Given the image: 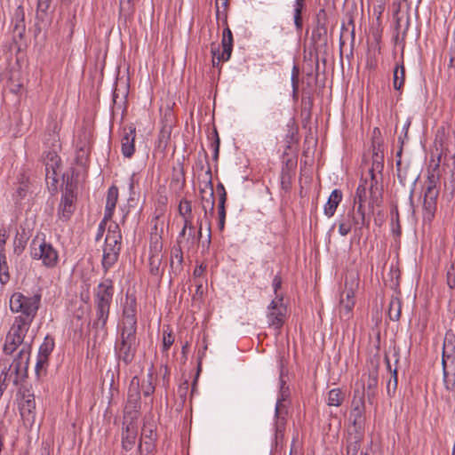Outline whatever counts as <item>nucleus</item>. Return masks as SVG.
Listing matches in <instances>:
<instances>
[{
	"label": "nucleus",
	"mask_w": 455,
	"mask_h": 455,
	"mask_svg": "<svg viewBox=\"0 0 455 455\" xmlns=\"http://www.w3.org/2000/svg\"><path fill=\"white\" fill-rule=\"evenodd\" d=\"M449 67L452 68L455 67V52L453 55L451 56L450 61H449Z\"/></svg>",
	"instance_id": "774afa93"
},
{
	"label": "nucleus",
	"mask_w": 455,
	"mask_h": 455,
	"mask_svg": "<svg viewBox=\"0 0 455 455\" xmlns=\"http://www.w3.org/2000/svg\"><path fill=\"white\" fill-rule=\"evenodd\" d=\"M30 256L33 259L41 260L42 264L48 268L55 267L59 262V252L53 245L37 237L31 242Z\"/></svg>",
	"instance_id": "423d86ee"
},
{
	"label": "nucleus",
	"mask_w": 455,
	"mask_h": 455,
	"mask_svg": "<svg viewBox=\"0 0 455 455\" xmlns=\"http://www.w3.org/2000/svg\"><path fill=\"white\" fill-rule=\"evenodd\" d=\"M12 32L17 37L21 39L26 31L25 11L21 5H19L12 18Z\"/></svg>",
	"instance_id": "aec40b11"
},
{
	"label": "nucleus",
	"mask_w": 455,
	"mask_h": 455,
	"mask_svg": "<svg viewBox=\"0 0 455 455\" xmlns=\"http://www.w3.org/2000/svg\"><path fill=\"white\" fill-rule=\"evenodd\" d=\"M206 269V265H204V264H200L198 266L196 267L195 270H194V276L195 277H200L203 275V274L204 273Z\"/></svg>",
	"instance_id": "e2e57ef3"
},
{
	"label": "nucleus",
	"mask_w": 455,
	"mask_h": 455,
	"mask_svg": "<svg viewBox=\"0 0 455 455\" xmlns=\"http://www.w3.org/2000/svg\"><path fill=\"white\" fill-rule=\"evenodd\" d=\"M138 434L137 424L131 420L124 422L123 434H122V446L126 451H131L136 442Z\"/></svg>",
	"instance_id": "f3484780"
},
{
	"label": "nucleus",
	"mask_w": 455,
	"mask_h": 455,
	"mask_svg": "<svg viewBox=\"0 0 455 455\" xmlns=\"http://www.w3.org/2000/svg\"><path fill=\"white\" fill-rule=\"evenodd\" d=\"M136 128L133 124L125 126L121 138V151L125 158H131L135 152Z\"/></svg>",
	"instance_id": "dca6fc26"
},
{
	"label": "nucleus",
	"mask_w": 455,
	"mask_h": 455,
	"mask_svg": "<svg viewBox=\"0 0 455 455\" xmlns=\"http://www.w3.org/2000/svg\"><path fill=\"white\" fill-rule=\"evenodd\" d=\"M41 305V294L27 296L22 292L12 293L9 299L10 310L18 314L14 318L33 323Z\"/></svg>",
	"instance_id": "f03ea898"
},
{
	"label": "nucleus",
	"mask_w": 455,
	"mask_h": 455,
	"mask_svg": "<svg viewBox=\"0 0 455 455\" xmlns=\"http://www.w3.org/2000/svg\"><path fill=\"white\" fill-rule=\"evenodd\" d=\"M200 195L202 199V208L204 212V216L208 214V211L211 215L214 212V189L212 180H209L204 188H200Z\"/></svg>",
	"instance_id": "a211bd4d"
},
{
	"label": "nucleus",
	"mask_w": 455,
	"mask_h": 455,
	"mask_svg": "<svg viewBox=\"0 0 455 455\" xmlns=\"http://www.w3.org/2000/svg\"><path fill=\"white\" fill-rule=\"evenodd\" d=\"M156 438V427L152 422H144L141 429V439H144V444L148 451L154 448V441Z\"/></svg>",
	"instance_id": "5701e85b"
},
{
	"label": "nucleus",
	"mask_w": 455,
	"mask_h": 455,
	"mask_svg": "<svg viewBox=\"0 0 455 455\" xmlns=\"http://www.w3.org/2000/svg\"><path fill=\"white\" fill-rule=\"evenodd\" d=\"M118 200V188L116 186H111L107 194L106 206H105V220H111L113 217L116 205Z\"/></svg>",
	"instance_id": "4be33fe9"
},
{
	"label": "nucleus",
	"mask_w": 455,
	"mask_h": 455,
	"mask_svg": "<svg viewBox=\"0 0 455 455\" xmlns=\"http://www.w3.org/2000/svg\"><path fill=\"white\" fill-rule=\"evenodd\" d=\"M161 237L157 235L151 236V250L154 249L155 251H160L162 248V243L160 242Z\"/></svg>",
	"instance_id": "6e6d98bb"
},
{
	"label": "nucleus",
	"mask_w": 455,
	"mask_h": 455,
	"mask_svg": "<svg viewBox=\"0 0 455 455\" xmlns=\"http://www.w3.org/2000/svg\"><path fill=\"white\" fill-rule=\"evenodd\" d=\"M48 365V359L46 358H36V363L35 367L36 375L37 379H40L42 376H44L46 374V368Z\"/></svg>",
	"instance_id": "49530a36"
},
{
	"label": "nucleus",
	"mask_w": 455,
	"mask_h": 455,
	"mask_svg": "<svg viewBox=\"0 0 455 455\" xmlns=\"http://www.w3.org/2000/svg\"><path fill=\"white\" fill-rule=\"evenodd\" d=\"M138 183V180L136 178V174L135 173H132L130 178H129V190H130V195H133L134 194V188H135V185Z\"/></svg>",
	"instance_id": "052dcab7"
},
{
	"label": "nucleus",
	"mask_w": 455,
	"mask_h": 455,
	"mask_svg": "<svg viewBox=\"0 0 455 455\" xmlns=\"http://www.w3.org/2000/svg\"><path fill=\"white\" fill-rule=\"evenodd\" d=\"M11 279V275L9 272V266L7 263L6 254H2L0 256V283L2 285H5L9 283Z\"/></svg>",
	"instance_id": "e433bc0d"
},
{
	"label": "nucleus",
	"mask_w": 455,
	"mask_h": 455,
	"mask_svg": "<svg viewBox=\"0 0 455 455\" xmlns=\"http://www.w3.org/2000/svg\"><path fill=\"white\" fill-rule=\"evenodd\" d=\"M32 323L22 319H15L5 337V342L3 351L6 355H12L19 347L25 349L28 346V355H30L32 348V341L26 340L27 334L31 327Z\"/></svg>",
	"instance_id": "39448f33"
},
{
	"label": "nucleus",
	"mask_w": 455,
	"mask_h": 455,
	"mask_svg": "<svg viewBox=\"0 0 455 455\" xmlns=\"http://www.w3.org/2000/svg\"><path fill=\"white\" fill-rule=\"evenodd\" d=\"M349 211H351L356 216L359 214V219H361L364 223H369L365 216L364 204L356 203V205L354 204Z\"/></svg>",
	"instance_id": "de8ad7c7"
},
{
	"label": "nucleus",
	"mask_w": 455,
	"mask_h": 455,
	"mask_svg": "<svg viewBox=\"0 0 455 455\" xmlns=\"http://www.w3.org/2000/svg\"><path fill=\"white\" fill-rule=\"evenodd\" d=\"M162 261V256L159 253H154L149 258L150 273L154 275H159V267Z\"/></svg>",
	"instance_id": "79ce46f5"
},
{
	"label": "nucleus",
	"mask_w": 455,
	"mask_h": 455,
	"mask_svg": "<svg viewBox=\"0 0 455 455\" xmlns=\"http://www.w3.org/2000/svg\"><path fill=\"white\" fill-rule=\"evenodd\" d=\"M450 362L451 364L454 365L455 368V350L453 349L451 354L448 353V345L446 342L443 344V381L445 383L447 389H452L454 387V383L450 386V380L448 379V371H447V363Z\"/></svg>",
	"instance_id": "b1692460"
},
{
	"label": "nucleus",
	"mask_w": 455,
	"mask_h": 455,
	"mask_svg": "<svg viewBox=\"0 0 455 455\" xmlns=\"http://www.w3.org/2000/svg\"><path fill=\"white\" fill-rule=\"evenodd\" d=\"M378 386V374L377 372H371L368 375L367 379V395L370 399L371 396H374L375 390Z\"/></svg>",
	"instance_id": "58836bf2"
},
{
	"label": "nucleus",
	"mask_w": 455,
	"mask_h": 455,
	"mask_svg": "<svg viewBox=\"0 0 455 455\" xmlns=\"http://www.w3.org/2000/svg\"><path fill=\"white\" fill-rule=\"evenodd\" d=\"M438 195L439 190L436 188V179L432 174L427 177L426 181V190L423 201L424 219L431 220L434 217L436 211Z\"/></svg>",
	"instance_id": "9d476101"
},
{
	"label": "nucleus",
	"mask_w": 455,
	"mask_h": 455,
	"mask_svg": "<svg viewBox=\"0 0 455 455\" xmlns=\"http://www.w3.org/2000/svg\"><path fill=\"white\" fill-rule=\"evenodd\" d=\"M287 307L283 303V297L276 294L267 307V319L268 326L279 331L285 323Z\"/></svg>",
	"instance_id": "0eeeda50"
},
{
	"label": "nucleus",
	"mask_w": 455,
	"mask_h": 455,
	"mask_svg": "<svg viewBox=\"0 0 455 455\" xmlns=\"http://www.w3.org/2000/svg\"><path fill=\"white\" fill-rule=\"evenodd\" d=\"M113 249V251H121L122 248V235L113 234L107 235L105 238V244L103 249Z\"/></svg>",
	"instance_id": "f704fd0d"
},
{
	"label": "nucleus",
	"mask_w": 455,
	"mask_h": 455,
	"mask_svg": "<svg viewBox=\"0 0 455 455\" xmlns=\"http://www.w3.org/2000/svg\"><path fill=\"white\" fill-rule=\"evenodd\" d=\"M219 214V229L221 231L225 228V220H226V209L225 208H218Z\"/></svg>",
	"instance_id": "5fc2aeb1"
},
{
	"label": "nucleus",
	"mask_w": 455,
	"mask_h": 455,
	"mask_svg": "<svg viewBox=\"0 0 455 455\" xmlns=\"http://www.w3.org/2000/svg\"><path fill=\"white\" fill-rule=\"evenodd\" d=\"M27 245V239L24 235H17L13 240V252L20 256L25 250Z\"/></svg>",
	"instance_id": "37998d69"
},
{
	"label": "nucleus",
	"mask_w": 455,
	"mask_h": 455,
	"mask_svg": "<svg viewBox=\"0 0 455 455\" xmlns=\"http://www.w3.org/2000/svg\"><path fill=\"white\" fill-rule=\"evenodd\" d=\"M28 346L20 349L11 363L6 361L0 362V377L7 385L12 382L17 386L28 376L30 355H28Z\"/></svg>",
	"instance_id": "7ed1b4c3"
},
{
	"label": "nucleus",
	"mask_w": 455,
	"mask_h": 455,
	"mask_svg": "<svg viewBox=\"0 0 455 455\" xmlns=\"http://www.w3.org/2000/svg\"><path fill=\"white\" fill-rule=\"evenodd\" d=\"M60 175V172L45 171V180H46L47 183H49L51 181L52 186H55V184L58 181V177Z\"/></svg>",
	"instance_id": "3c124183"
},
{
	"label": "nucleus",
	"mask_w": 455,
	"mask_h": 455,
	"mask_svg": "<svg viewBox=\"0 0 455 455\" xmlns=\"http://www.w3.org/2000/svg\"><path fill=\"white\" fill-rule=\"evenodd\" d=\"M120 251L113 249H103V257L101 260L104 273H107L118 260Z\"/></svg>",
	"instance_id": "a878e982"
},
{
	"label": "nucleus",
	"mask_w": 455,
	"mask_h": 455,
	"mask_svg": "<svg viewBox=\"0 0 455 455\" xmlns=\"http://www.w3.org/2000/svg\"><path fill=\"white\" fill-rule=\"evenodd\" d=\"M20 416L25 423L32 425L36 419V401L33 394H23L19 403Z\"/></svg>",
	"instance_id": "2eb2a0df"
},
{
	"label": "nucleus",
	"mask_w": 455,
	"mask_h": 455,
	"mask_svg": "<svg viewBox=\"0 0 455 455\" xmlns=\"http://www.w3.org/2000/svg\"><path fill=\"white\" fill-rule=\"evenodd\" d=\"M53 348L54 339L53 338L47 335L39 347L37 356L41 358H46L49 360V355L52 352Z\"/></svg>",
	"instance_id": "473e14b6"
},
{
	"label": "nucleus",
	"mask_w": 455,
	"mask_h": 455,
	"mask_svg": "<svg viewBox=\"0 0 455 455\" xmlns=\"http://www.w3.org/2000/svg\"><path fill=\"white\" fill-rule=\"evenodd\" d=\"M122 235L119 226L116 223L110 224L108 228V234L107 235H113V234Z\"/></svg>",
	"instance_id": "0e129e2a"
},
{
	"label": "nucleus",
	"mask_w": 455,
	"mask_h": 455,
	"mask_svg": "<svg viewBox=\"0 0 455 455\" xmlns=\"http://www.w3.org/2000/svg\"><path fill=\"white\" fill-rule=\"evenodd\" d=\"M404 80H405V68H404L403 62L402 61V63L400 65H396V67L394 69V74H393L394 88L398 91L401 90L402 87L403 86Z\"/></svg>",
	"instance_id": "7c9ffc66"
},
{
	"label": "nucleus",
	"mask_w": 455,
	"mask_h": 455,
	"mask_svg": "<svg viewBox=\"0 0 455 455\" xmlns=\"http://www.w3.org/2000/svg\"><path fill=\"white\" fill-rule=\"evenodd\" d=\"M349 419L353 424L354 432L364 434L365 403L363 392L355 391Z\"/></svg>",
	"instance_id": "6e6552de"
},
{
	"label": "nucleus",
	"mask_w": 455,
	"mask_h": 455,
	"mask_svg": "<svg viewBox=\"0 0 455 455\" xmlns=\"http://www.w3.org/2000/svg\"><path fill=\"white\" fill-rule=\"evenodd\" d=\"M183 227L179 234V238L185 237L188 229L196 228L193 224V217H183Z\"/></svg>",
	"instance_id": "09e8293b"
},
{
	"label": "nucleus",
	"mask_w": 455,
	"mask_h": 455,
	"mask_svg": "<svg viewBox=\"0 0 455 455\" xmlns=\"http://www.w3.org/2000/svg\"><path fill=\"white\" fill-rule=\"evenodd\" d=\"M364 436L363 433L349 431L347 445V455H357L361 448V442Z\"/></svg>",
	"instance_id": "393cba45"
},
{
	"label": "nucleus",
	"mask_w": 455,
	"mask_h": 455,
	"mask_svg": "<svg viewBox=\"0 0 455 455\" xmlns=\"http://www.w3.org/2000/svg\"><path fill=\"white\" fill-rule=\"evenodd\" d=\"M372 160V167L369 171L371 178L370 180H368L370 192L369 208L371 209L373 208L374 204L378 205L382 197V189L378 187V180L374 171L378 170L380 172L383 169V156H379L378 153H374Z\"/></svg>",
	"instance_id": "1a4fd4ad"
},
{
	"label": "nucleus",
	"mask_w": 455,
	"mask_h": 455,
	"mask_svg": "<svg viewBox=\"0 0 455 455\" xmlns=\"http://www.w3.org/2000/svg\"><path fill=\"white\" fill-rule=\"evenodd\" d=\"M74 189L73 183L68 181L58 207V217L62 221H68L75 212L74 202L76 196Z\"/></svg>",
	"instance_id": "9b49d317"
},
{
	"label": "nucleus",
	"mask_w": 455,
	"mask_h": 455,
	"mask_svg": "<svg viewBox=\"0 0 455 455\" xmlns=\"http://www.w3.org/2000/svg\"><path fill=\"white\" fill-rule=\"evenodd\" d=\"M140 407V379L135 376L132 379L129 389L126 409L131 408L137 411Z\"/></svg>",
	"instance_id": "6ab92c4d"
},
{
	"label": "nucleus",
	"mask_w": 455,
	"mask_h": 455,
	"mask_svg": "<svg viewBox=\"0 0 455 455\" xmlns=\"http://www.w3.org/2000/svg\"><path fill=\"white\" fill-rule=\"evenodd\" d=\"M369 190L368 180L361 179L359 185L356 188L355 195L354 197V204L356 205V203L365 204L367 200V191Z\"/></svg>",
	"instance_id": "c756f323"
},
{
	"label": "nucleus",
	"mask_w": 455,
	"mask_h": 455,
	"mask_svg": "<svg viewBox=\"0 0 455 455\" xmlns=\"http://www.w3.org/2000/svg\"><path fill=\"white\" fill-rule=\"evenodd\" d=\"M358 283L355 280H351L350 283L346 280L345 288L340 294L339 313L347 319L350 317L351 312L355 304V292Z\"/></svg>",
	"instance_id": "ddd939ff"
},
{
	"label": "nucleus",
	"mask_w": 455,
	"mask_h": 455,
	"mask_svg": "<svg viewBox=\"0 0 455 455\" xmlns=\"http://www.w3.org/2000/svg\"><path fill=\"white\" fill-rule=\"evenodd\" d=\"M9 234L5 229L0 230V256L5 254V244L8 240Z\"/></svg>",
	"instance_id": "603ef678"
},
{
	"label": "nucleus",
	"mask_w": 455,
	"mask_h": 455,
	"mask_svg": "<svg viewBox=\"0 0 455 455\" xmlns=\"http://www.w3.org/2000/svg\"><path fill=\"white\" fill-rule=\"evenodd\" d=\"M45 171L60 172V157L55 152H49L45 158Z\"/></svg>",
	"instance_id": "c9c22d12"
},
{
	"label": "nucleus",
	"mask_w": 455,
	"mask_h": 455,
	"mask_svg": "<svg viewBox=\"0 0 455 455\" xmlns=\"http://www.w3.org/2000/svg\"><path fill=\"white\" fill-rule=\"evenodd\" d=\"M174 342V336L172 332L164 331L163 350L167 351Z\"/></svg>",
	"instance_id": "8fccbe9b"
},
{
	"label": "nucleus",
	"mask_w": 455,
	"mask_h": 455,
	"mask_svg": "<svg viewBox=\"0 0 455 455\" xmlns=\"http://www.w3.org/2000/svg\"><path fill=\"white\" fill-rule=\"evenodd\" d=\"M178 243L188 247L193 248L198 244V237L196 236V228L188 229L185 237L179 238Z\"/></svg>",
	"instance_id": "4c0bfd02"
},
{
	"label": "nucleus",
	"mask_w": 455,
	"mask_h": 455,
	"mask_svg": "<svg viewBox=\"0 0 455 455\" xmlns=\"http://www.w3.org/2000/svg\"><path fill=\"white\" fill-rule=\"evenodd\" d=\"M402 302L398 297L393 296L388 305L387 315L391 321H398L401 316Z\"/></svg>",
	"instance_id": "cd10ccee"
},
{
	"label": "nucleus",
	"mask_w": 455,
	"mask_h": 455,
	"mask_svg": "<svg viewBox=\"0 0 455 455\" xmlns=\"http://www.w3.org/2000/svg\"><path fill=\"white\" fill-rule=\"evenodd\" d=\"M137 323L136 298L132 294L126 293L114 347L119 364L128 366L135 360L140 346V340L137 338Z\"/></svg>",
	"instance_id": "f257e3e1"
},
{
	"label": "nucleus",
	"mask_w": 455,
	"mask_h": 455,
	"mask_svg": "<svg viewBox=\"0 0 455 455\" xmlns=\"http://www.w3.org/2000/svg\"><path fill=\"white\" fill-rule=\"evenodd\" d=\"M214 136H216V147L213 148V158L217 160L219 157L220 140L216 130L214 131Z\"/></svg>",
	"instance_id": "680f3d73"
},
{
	"label": "nucleus",
	"mask_w": 455,
	"mask_h": 455,
	"mask_svg": "<svg viewBox=\"0 0 455 455\" xmlns=\"http://www.w3.org/2000/svg\"><path fill=\"white\" fill-rule=\"evenodd\" d=\"M114 296V285L111 279H105L95 289L94 302L96 308V319L93 325L97 328H104L109 315L110 306Z\"/></svg>",
	"instance_id": "20e7f679"
},
{
	"label": "nucleus",
	"mask_w": 455,
	"mask_h": 455,
	"mask_svg": "<svg viewBox=\"0 0 455 455\" xmlns=\"http://www.w3.org/2000/svg\"><path fill=\"white\" fill-rule=\"evenodd\" d=\"M283 404L282 401L278 400L276 406H275V433L276 437L278 435H283L285 427V418L283 416Z\"/></svg>",
	"instance_id": "2f4dec72"
},
{
	"label": "nucleus",
	"mask_w": 455,
	"mask_h": 455,
	"mask_svg": "<svg viewBox=\"0 0 455 455\" xmlns=\"http://www.w3.org/2000/svg\"><path fill=\"white\" fill-rule=\"evenodd\" d=\"M272 285L274 289V293L276 296V294H278V290L281 288L282 285V278L280 275H276L274 277Z\"/></svg>",
	"instance_id": "bf43d9fd"
},
{
	"label": "nucleus",
	"mask_w": 455,
	"mask_h": 455,
	"mask_svg": "<svg viewBox=\"0 0 455 455\" xmlns=\"http://www.w3.org/2000/svg\"><path fill=\"white\" fill-rule=\"evenodd\" d=\"M136 0H120V12L124 16H130L134 12Z\"/></svg>",
	"instance_id": "a18cd8bd"
},
{
	"label": "nucleus",
	"mask_w": 455,
	"mask_h": 455,
	"mask_svg": "<svg viewBox=\"0 0 455 455\" xmlns=\"http://www.w3.org/2000/svg\"><path fill=\"white\" fill-rule=\"evenodd\" d=\"M219 205L218 208H225L226 201H227V192L223 191V193H219Z\"/></svg>",
	"instance_id": "69168bd1"
},
{
	"label": "nucleus",
	"mask_w": 455,
	"mask_h": 455,
	"mask_svg": "<svg viewBox=\"0 0 455 455\" xmlns=\"http://www.w3.org/2000/svg\"><path fill=\"white\" fill-rule=\"evenodd\" d=\"M183 252L180 245L173 247L171 251L170 266L174 273H178L182 269Z\"/></svg>",
	"instance_id": "bb28decb"
},
{
	"label": "nucleus",
	"mask_w": 455,
	"mask_h": 455,
	"mask_svg": "<svg viewBox=\"0 0 455 455\" xmlns=\"http://www.w3.org/2000/svg\"><path fill=\"white\" fill-rule=\"evenodd\" d=\"M152 381L153 373L148 372L147 375V379H144L141 383V390L144 396H149L155 392V386L153 385Z\"/></svg>",
	"instance_id": "a19ab883"
},
{
	"label": "nucleus",
	"mask_w": 455,
	"mask_h": 455,
	"mask_svg": "<svg viewBox=\"0 0 455 455\" xmlns=\"http://www.w3.org/2000/svg\"><path fill=\"white\" fill-rule=\"evenodd\" d=\"M342 198L343 194L340 189L332 190L326 204L323 206L324 215L327 216L328 218L332 217L335 214L339 204L342 201Z\"/></svg>",
	"instance_id": "412c9836"
},
{
	"label": "nucleus",
	"mask_w": 455,
	"mask_h": 455,
	"mask_svg": "<svg viewBox=\"0 0 455 455\" xmlns=\"http://www.w3.org/2000/svg\"><path fill=\"white\" fill-rule=\"evenodd\" d=\"M345 399L344 393L339 388H333L329 391L327 404L329 406H339Z\"/></svg>",
	"instance_id": "72a5a7b5"
},
{
	"label": "nucleus",
	"mask_w": 455,
	"mask_h": 455,
	"mask_svg": "<svg viewBox=\"0 0 455 455\" xmlns=\"http://www.w3.org/2000/svg\"><path fill=\"white\" fill-rule=\"evenodd\" d=\"M369 223H364L359 219V214L355 215L351 211H348L346 215H343L339 223V233L342 236L347 235L354 228L355 232L361 231L364 226L368 227Z\"/></svg>",
	"instance_id": "4468645a"
},
{
	"label": "nucleus",
	"mask_w": 455,
	"mask_h": 455,
	"mask_svg": "<svg viewBox=\"0 0 455 455\" xmlns=\"http://www.w3.org/2000/svg\"><path fill=\"white\" fill-rule=\"evenodd\" d=\"M306 0H295L293 8V20L296 30L300 32L303 28L302 11L305 8Z\"/></svg>",
	"instance_id": "c85d7f7f"
},
{
	"label": "nucleus",
	"mask_w": 455,
	"mask_h": 455,
	"mask_svg": "<svg viewBox=\"0 0 455 455\" xmlns=\"http://www.w3.org/2000/svg\"><path fill=\"white\" fill-rule=\"evenodd\" d=\"M179 213L183 217H193L192 204L187 199H181L179 204Z\"/></svg>",
	"instance_id": "c03bdc74"
},
{
	"label": "nucleus",
	"mask_w": 455,
	"mask_h": 455,
	"mask_svg": "<svg viewBox=\"0 0 455 455\" xmlns=\"http://www.w3.org/2000/svg\"><path fill=\"white\" fill-rule=\"evenodd\" d=\"M398 385L397 369L395 368L391 371L390 379L387 384V392L389 396H393L395 394Z\"/></svg>",
	"instance_id": "ea45409f"
},
{
	"label": "nucleus",
	"mask_w": 455,
	"mask_h": 455,
	"mask_svg": "<svg viewBox=\"0 0 455 455\" xmlns=\"http://www.w3.org/2000/svg\"><path fill=\"white\" fill-rule=\"evenodd\" d=\"M447 284L451 289L455 288V269L454 267L451 266L450 269L447 271Z\"/></svg>",
	"instance_id": "864d4df0"
},
{
	"label": "nucleus",
	"mask_w": 455,
	"mask_h": 455,
	"mask_svg": "<svg viewBox=\"0 0 455 455\" xmlns=\"http://www.w3.org/2000/svg\"><path fill=\"white\" fill-rule=\"evenodd\" d=\"M108 220H105V216L103 217V220L100 221L98 228V232L95 237L96 241H99L102 237L105 231V226Z\"/></svg>",
	"instance_id": "13d9d810"
},
{
	"label": "nucleus",
	"mask_w": 455,
	"mask_h": 455,
	"mask_svg": "<svg viewBox=\"0 0 455 455\" xmlns=\"http://www.w3.org/2000/svg\"><path fill=\"white\" fill-rule=\"evenodd\" d=\"M291 80L292 87H299V77H296V76H291Z\"/></svg>",
	"instance_id": "338daca9"
},
{
	"label": "nucleus",
	"mask_w": 455,
	"mask_h": 455,
	"mask_svg": "<svg viewBox=\"0 0 455 455\" xmlns=\"http://www.w3.org/2000/svg\"><path fill=\"white\" fill-rule=\"evenodd\" d=\"M52 0H38L37 10L42 12H46L50 8Z\"/></svg>",
	"instance_id": "4d7b16f0"
},
{
	"label": "nucleus",
	"mask_w": 455,
	"mask_h": 455,
	"mask_svg": "<svg viewBox=\"0 0 455 455\" xmlns=\"http://www.w3.org/2000/svg\"><path fill=\"white\" fill-rule=\"evenodd\" d=\"M222 52H220L219 48L214 44L212 45V53L213 55L212 65L219 66L221 61H228L233 50V35L231 29L227 27L222 33Z\"/></svg>",
	"instance_id": "f8f14e48"
}]
</instances>
